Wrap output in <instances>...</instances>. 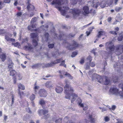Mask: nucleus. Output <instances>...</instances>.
Wrapping results in <instances>:
<instances>
[{"mask_svg": "<svg viewBox=\"0 0 123 123\" xmlns=\"http://www.w3.org/2000/svg\"><path fill=\"white\" fill-rule=\"evenodd\" d=\"M66 84L65 86L64 87L65 93L66 95L65 98L69 99H71V102L74 101L78 97V95L75 93H73L71 94V97L70 96V94H71L74 91L73 88L68 84L69 82L66 80L65 81Z\"/></svg>", "mask_w": 123, "mask_h": 123, "instance_id": "1", "label": "nucleus"}, {"mask_svg": "<svg viewBox=\"0 0 123 123\" xmlns=\"http://www.w3.org/2000/svg\"><path fill=\"white\" fill-rule=\"evenodd\" d=\"M68 0H53L51 3L52 5L55 4L58 5L57 7L59 10L60 11L62 14L65 16L69 11V8L64 5L66 3H67Z\"/></svg>", "mask_w": 123, "mask_h": 123, "instance_id": "2", "label": "nucleus"}, {"mask_svg": "<svg viewBox=\"0 0 123 123\" xmlns=\"http://www.w3.org/2000/svg\"><path fill=\"white\" fill-rule=\"evenodd\" d=\"M120 87H121L123 92H119L118 89L115 87H113L110 88V91L113 94L120 96L123 98V83L120 84Z\"/></svg>", "mask_w": 123, "mask_h": 123, "instance_id": "3", "label": "nucleus"}, {"mask_svg": "<svg viewBox=\"0 0 123 123\" xmlns=\"http://www.w3.org/2000/svg\"><path fill=\"white\" fill-rule=\"evenodd\" d=\"M65 45L67 48L68 49L71 50L76 49L78 47L79 45L77 43L74 41H73L71 43V45L68 42H65Z\"/></svg>", "mask_w": 123, "mask_h": 123, "instance_id": "4", "label": "nucleus"}, {"mask_svg": "<svg viewBox=\"0 0 123 123\" xmlns=\"http://www.w3.org/2000/svg\"><path fill=\"white\" fill-rule=\"evenodd\" d=\"M96 76L98 81L100 83H101L103 82L104 80H105L104 84L105 85H107L109 84L110 82L108 78L106 76H105L102 78L100 75L95 74V75Z\"/></svg>", "mask_w": 123, "mask_h": 123, "instance_id": "5", "label": "nucleus"}, {"mask_svg": "<svg viewBox=\"0 0 123 123\" xmlns=\"http://www.w3.org/2000/svg\"><path fill=\"white\" fill-rule=\"evenodd\" d=\"M105 47L106 50L110 52L113 51L115 48L114 45L111 41L105 43Z\"/></svg>", "mask_w": 123, "mask_h": 123, "instance_id": "6", "label": "nucleus"}, {"mask_svg": "<svg viewBox=\"0 0 123 123\" xmlns=\"http://www.w3.org/2000/svg\"><path fill=\"white\" fill-rule=\"evenodd\" d=\"M96 116L94 114L89 112L86 113L85 117L89 119L91 123H94L96 120V118H95Z\"/></svg>", "mask_w": 123, "mask_h": 123, "instance_id": "7", "label": "nucleus"}, {"mask_svg": "<svg viewBox=\"0 0 123 123\" xmlns=\"http://www.w3.org/2000/svg\"><path fill=\"white\" fill-rule=\"evenodd\" d=\"M30 36L31 38L34 39L32 40V43L34 46L36 47L38 44V38L37 33H31Z\"/></svg>", "mask_w": 123, "mask_h": 123, "instance_id": "8", "label": "nucleus"}, {"mask_svg": "<svg viewBox=\"0 0 123 123\" xmlns=\"http://www.w3.org/2000/svg\"><path fill=\"white\" fill-rule=\"evenodd\" d=\"M48 112V110H40L38 111V113L40 116L41 115L42 113L43 114V118L45 119H48L49 117V114L46 115Z\"/></svg>", "mask_w": 123, "mask_h": 123, "instance_id": "9", "label": "nucleus"}, {"mask_svg": "<svg viewBox=\"0 0 123 123\" xmlns=\"http://www.w3.org/2000/svg\"><path fill=\"white\" fill-rule=\"evenodd\" d=\"M69 11L72 13L73 17L75 18L78 16L80 12V11L77 9H70Z\"/></svg>", "mask_w": 123, "mask_h": 123, "instance_id": "10", "label": "nucleus"}, {"mask_svg": "<svg viewBox=\"0 0 123 123\" xmlns=\"http://www.w3.org/2000/svg\"><path fill=\"white\" fill-rule=\"evenodd\" d=\"M62 60L61 59H57L50 63L46 64V66L47 67H51L53 65L55 64L60 62L62 61Z\"/></svg>", "mask_w": 123, "mask_h": 123, "instance_id": "11", "label": "nucleus"}, {"mask_svg": "<svg viewBox=\"0 0 123 123\" xmlns=\"http://www.w3.org/2000/svg\"><path fill=\"white\" fill-rule=\"evenodd\" d=\"M62 118H58L56 116H53L52 118V121H55V123H62Z\"/></svg>", "mask_w": 123, "mask_h": 123, "instance_id": "12", "label": "nucleus"}, {"mask_svg": "<svg viewBox=\"0 0 123 123\" xmlns=\"http://www.w3.org/2000/svg\"><path fill=\"white\" fill-rule=\"evenodd\" d=\"M30 0H28L26 3V4L27 5V9L29 11H33L35 9L33 5L29 4Z\"/></svg>", "mask_w": 123, "mask_h": 123, "instance_id": "13", "label": "nucleus"}, {"mask_svg": "<svg viewBox=\"0 0 123 123\" xmlns=\"http://www.w3.org/2000/svg\"><path fill=\"white\" fill-rule=\"evenodd\" d=\"M39 94L41 97H45L46 96L47 93L45 90L43 89L40 90L39 92Z\"/></svg>", "mask_w": 123, "mask_h": 123, "instance_id": "14", "label": "nucleus"}, {"mask_svg": "<svg viewBox=\"0 0 123 123\" xmlns=\"http://www.w3.org/2000/svg\"><path fill=\"white\" fill-rule=\"evenodd\" d=\"M103 35H104L105 37H107L105 32L103 31H99L98 32L96 37L97 38H100L101 36Z\"/></svg>", "mask_w": 123, "mask_h": 123, "instance_id": "15", "label": "nucleus"}, {"mask_svg": "<svg viewBox=\"0 0 123 123\" xmlns=\"http://www.w3.org/2000/svg\"><path fill=\"white\" fill-rule=\"evenodd\" d=\"M89 12V9L88 6H85L83 7L82 11V13L83 14L86 15V14H88Z\"/></svg>", "mask_w": 123, "mask_h": 123, "instance_id": "16", "label": "nucleus"}, {"mask_svg": "<svg viewBox=\"0 0 123 123\" xmlns=\"http://www.w3.org/2000/svg\"><path fill=\"white\" fill-rule=\"evenodd\" d=\"M89 121L85 118L82 120L78 122L77 123H89ZM68 123H75L72 121H69Z\"/></svg>", "mask_w": 123, "mask_h": 123, "instance_id": "17", "label": "nucleus"}, {"mask_svg": "<svg viewBox=\"0 0 123 123\" xmlns=\"http://www.w3.org/2000/svg\"><path fill=\"white\" fill-rule=\"evenodd\" d=\"M27 44L28 45L25 46L24 48L26 50H27L29 51H32L33 49L32 45L29 43H28Z\"/></svg>", "mask_w": 123, "mask_h": 123, "instance_id": "18", "label": "nucleus"}, {"mask_svg": "<svg viewBox=\"0 0 123 123\" xmlns=\"http://www.w3.org/2000/svg\"><path fill=\"white\" fill-rule=\"evenodd\" d=\"M59 73L60 74V77L61 78H63V75L64 74L65 76H67L68 77H69L70 75V74H69L67 72L65 73L64 71H60Z\"/></svg>", "mask_w": 123, "mask_h": 123, "instance_id": "19", "label": "nucleus"}, {"mask_svg": "<svg viewBox=\"0 0 123 123\" xmlns=\"http://www.w3.org/2000/svg\"><path fill=\"white\" fill-rule=\"evenodd\" d=\"M99 5L102 8L107 6L105 0H102L99 3Z\"/></svg>", "mask_w": 123, "mask_h": 123, "instance_id": "20", "label": "nucleus"}, {"mask_svg": "<svg viewBox=\"0 0 123 123\" xmlns=\"http://www.w3.org/2000/svg\"><path fill=\"white\" fill-rule=\"evenodd\" d=\"M31 26H29L28 27V29L30 30L31 31H35L36 30V28L35 25L32 23Z\"/></svg>", "mask_w": 123, "mask_h": 123, "instance_id": "21", "label": "nucleus"}, {"mask_svg": "<svg viewBox=\"0 0 123 123\" xmlns=\"http://www.w3.org/2000/svg\"><path fill=\"white\" fill-rule=\"evenodd\" d=\"M0 58L3 61H4L6 58V54L3 53H0Z\"/></svg>", "mask_w": 123, "mask_h": 123, "instance_id": "22", "label": "nucleus"}, {"mask_svg": "<svg viewBox=\"0 0 123 123\" xmlns=\"http://www.w3.org/2000/svg\"><path fill=\"white\" fill-rule=\"evenodd\" d=\"M56 92L58 93H60L62 92L63 91V89L61 87L57 86L55 89Z\"/></svg>", "mask_w": 123, "mask_h": 123, "instance_id": "23", "label": "nucleus"}, {"mask_svg": "<svg viewBox=\"0 0 123 123\" xmlns=\"http://www.w3.org/2000/svg\"><path fill=\"white\" fill-rule=\"evenodd\" d=\"M91 1L93 5V7L97 8L98 5V3L97 2V0H92Z\"/></svg>", "mask_w": 123, "mask_h": 123, "instance_id": "24", "label": "nucleus"}, {"mask_svg": "<svg viewBox=\"0 0 123 123\" xmlns=\"http://www.w3.org/2000/svg\"><path fill=\"white\" fill-rule=\"evenodd\" d=\"M46 86L47 88H50L53 87L52 84L50 82H48L46 83Z\"/></svg>", "mask_w": 123, "mask_h": 123, "instance_id": "25", "label": "nucleus"}, {"mask_svg": "<svg viewBox=\"0 0 123 123\" xmlns=\"http://www.w3.org/2000/svg\"><path fill=\"white\" fill-rule=\"evenodd\" d=\"M107 6H111L113 0H105Z\"/></svg>", "mask_w": 123, "mask_h": 123, "instance_id": "26", "label": "nucleus"}, {"mask_svg": "<svg viewBox=\"0 0 123 123\" xmlns=\"http://www.w3.org/2000/svg\"><path fill=\"white\" fill-rule=\"evenodd\" d=\"M78 103L79 105L82 107H84V105L83 103H81L82 101L80 98L78 99Z\"/></svg>", "mask_w": 123, "mask_h": 123, "instance_id": "27", "label": "nucleus"}, {"mask_svg": "<svg viewBox=\"0 0 123 123\" xmlns=\"http://www.w3.org/2000/svg\"><path fill=\"white\" fill-rule=\"evenodd\" d=\"M38 18V17H35L33 18L31 20V24H32V23H34L36 22Z\"/></svg>", "mask_w": 123, "mask_h": 123, "instance_id": "28", "label": "nucleus"}, {"mask_svg": "<svg viewBox=\"0 0 123 123\" xmlns=\"http://www.w3.org/2000/svg\"><path fill=\"white\" fill-rule=\"evenodd\" d=\"M12 34L9 33L8 34V35H6L5 37V39L7 40V41H9L10 38L8 36H9L10 37H11L12 36Z\"/></svg>", "mask_w": 123, "mask_h": 123, "instance_id": "29", "label": "nucleus"}, {"mask_svg": "<svg viewBox=\"0 0 123 123\" xmlns=\"http://www.w3.org/2000/svg\"><path fill=\"white\" fill-rule=\"evenodd\" d=\"M49 34L48 33H45L44 34V38H43V40L46 41H47L48 39Z\"/></svg>", "mask_w": 123, "mask_h": 123, "instance_id": "30", "label": "nucleus"}, {"mask_svg": "<svg viewBox=\"0 0 123 123\" xmlns=\"http://www.w3.org/2000/svg\"><path fill=\"white\" fill-rule=\"evenodd\" d=\"M69 120V117H68L66 116L65 117L63 120V123H68V122Z\"/></svg>", "mask_w": 123, "mask_h": 123, "instance_id": "31", "label": "nucleus"}, {"mask_svg": "<svg viewBox=\"0 0 123 123\" xmlns=\"http://www.w3.org/2000/svg\"><path fill=\"white\" fill-rule=\"evenodd\" d=\"M18 87L19 89L22 90H24L25 89V87L21 84H19L18 85Z\"/></svg>", "mask_w": 123, "mask_h": 123, "instance_id": "32", "label": "nucleus"}, {"mask_svg": "<svg viewBox=\"0 0 123 123\" xmlns=\"http://www.w3.org/2000/svg\"><path fill=\"white\" fill-rule=\"evenodd\" d=\"M39 103L40 104L42 105H44L45 103V102L43 99H41L39 101Z\"/></svg>", "mask_w": 123, "mask_h": 123, "instance_id": "33", "label": "nucleus"}, {"mask_svg": "<svg viewBox=\"0 0 123 123\" xmlns=\"http://www.w3.org/2000/svg\"><path fill=\"white\" fill-rule=\"evenodd\" d=\"M18 95H20V98L22 97L24 94V93L23 92H20V89L18 90Z\"/></svg>", "mask_w": 123, "mask_h": 123, "instance_id": "34", "label": "nucleus"}, {"mask_svg": "<svg viewBox=\"0 0 123 123\" xmlns=\"http://www.w3.org/2000/svg\"><path fill=\"white\" fill-rule=\"evenodd\" d=\"M39 87L38 86H35L34 87V89L35 93H36L39 89Z\"/></svg>", "mask_w": 123, "mask_h": 123, "instance_id": "35", "label": "nucleus"}, {"mask_svg": "<svg viewBox=\"0 0 123 123\" xmlns=\"http://www.w3.org/2000/svg\"><path fill=\"white\" fill-rule=\"evenodd\" d=\"M10 63L8 64V68H12L13 67V64L12 61L10 62Z\"/></svg>", "mask_w": 123, "mask_h": 123, "instance_id": "36", "label": "nucleus"}, {"mask_svg": "<svg viewBox=\"0 0 123 123\" xmlns=\"http://www.w3.org/2000/svg\"><path fill=\"white\" fill-rule=\"evenodd\" d=\"M16 74V72L14 70H13L10 72V75L14 76Z\"/></svg>", "mask_w": 123, "mask_h": 123, "instance_id": "37", "label": "nucleus"}, {"mask_svg": "<svg viewBox=\"0 0 123 123\" xmlns=\"http://www.w3.org/2000/svg\"><path fill=\"white\" fill-rule=\"evenodd\" d=\"M17 77L18 80H20L22 79V77L21 74H17Z\"/></svg>", "mask_w": 123, "mask_h": 123, "instance_id": "38", "label": "nucleus"}, {"mask_svg": "<svg viewBox=\"0 0 123 123\" xmlns=\"http://www.w3.org/2000/svg\"><path fill=\"white\" fill-rule=\"evenodd\" d=\"M35 95L32 94L30 97V99L31 100H34L35 98Z\"/></svg>", "mask_w": 123, "mask_h": 123, "instance_id": "39", "label": "nucleus"}, {"mask_svg": "<svg viewBox=\"0 0 123 123\" xmlns=\"http://www.w3.org/2000/svg\"><path fill=\"white\" fill-rule=\"evenodd\" d=\"M122 9V7L117 6L116 7L115 10L116 12H118Z\"/></svg>", "mask_w": 123, "mask_h": 123, "instance_id": "40", "label": "nucleus"}, {"mask_svg": "<svg viewBox=\"0 0 123 123\" xmlns=\"http://www.w3.org/2000/svg\"><path fill=\"white\" fill-rule=\"evenodd\" d=\"M78 54V53L77 52H74L72 53V54L71 55L72 57H74L76 55Z\"/></svg>", "mask_w": 123, "mask_h": 123, "instance_id": "41", "label": "nucleus"}, {"mask_svg": "<svg viewBox=\"0 0 123 123\" xmlns=\"http://www.w3.org/2000/svg\"><path fill=\"white\" fill-rule=\"evenodd\" d=\"M12 44L14 45L15 47H19L20 46V44L18 42H17L15 43H12Z\"/></svg>", "mask_w": 123, "mask_h": 123, "instance_id": "42", "label": "nucleus"}, {"mask_svg": "<svg viewBox=\"0 0 123 123\" xmlns=\"http://www.w3.org/2000/svg\"><path fill=\"white\" fill-rule=\"evenodd\" d=\"M4 2L2 1L0 2V9L2 8L3 6Z\"/></svg>", "mask_w": 123, "mask_h": 123, "instance_id": "43", "label": "nucleus"}, {"mask_svg": "<svg viewBox=\"0 0 123 123\" xmlns=\"http://www.w3.org/2000/svg\"><path fill=\"white\" fill-rule=\"evenodd\" d=\"M5 32V31L4 29L0 30V35L4 34Z\"/></svg>", "mask_w": 123, "mask_h": 123, "instance_id": "44", "label": "nucleus"}, {"mask_svg": "<svg viewBox=\"0 0 123 123\" xmlns=\"http://www.w3.org/2000/svg\"><path fill=\"white\" fill-rule=\"evenodd\" d=\"M87 59L89 62H91L92 60V57L91 56H89L87 58Z\"/></svg>", "mask_w": 123, "mask_h": 123, "instance_id": "45", "label": "nucleus"}, {"mask_svg": "<svg viewBox=\"0 0 123 123\" xmlns=\"http://www.w3.org/2000/svg\"><path fill=\"white\" fill-rule=\"evenodd\" d=\"M60 66H63L65 67H66V65L65 64L64 61H62L61 63L60 64Z\"/></svg>", "mask_w": 123, "mask_h": 123, "instance_id": "46", "label": "nucleus"}, {"mask_svg": "<svg viewBox=\"0 0 123 123\" xmlns=\"http://www.w3.org/2000/svg\"><path fill=\"white\" fill-rule=\"evenodd\" d=\"M12 103L10 105L11 106H12L13 103H14V96L13 95H12Z\"/></svg>", "mask_w": 123, "mask_h": 123, "instance_id": "47", "label": "nucleus"}, {"mask_svg": "<svg viewBox=\"0 0 123 123\" xmlns=\"http://www.w3.org/2000/svg\"><path fill=\"white\" fill-rule=\"evenodd\" d=\"M71 3H72L73 4H75L76 3L77 1L75 0H71Z\"/></svg>", "mask_w": 123, "mask_h": 123, "instance_id": "48", "label": "nucleus"}, {"mask_svg": "<svg viewBox=\"0 0 123 123\" xmlns=\"http://www.w3.org/2000/svg\"><path fill=\"white\" fill-rule=\"evenodd\" d=\"M116 108V106L115 105H112V106L111 108H110V110H114Z\"/></svg>", "mask_w": 123, "mask_h": 123, "instance_id": "49", "label": "nucleus"}, {"mask_svg": "<svg viewBox=\"0 0 123 123\" xmlns=\"http://www.w3.org/2000/svg\"><path fill=\"white\" fill-rule=\"evenodd\" d=\"M54 46V45L53 44H51L48 45V46L49 48H52Z\"/></svg>", "mask_w": 123, "mask_h": 123, "instance_id": "50", "label": "nucleus"}, {"mask_svg": "<svg viewBox=\"0 0 123 123\" xmlns=\"http://www.w3.org/2000/svg\"><path fill=\"white\" fill-rule=\"evenodd\" d=\"M84 58H82L80 61V63L81 64H83L84 62Z\"/></svg>", "mask_w": 123, "mask_h": 123, "instance_id": "51", "label": "nucleus"}, {"mask_svg": "<svg viewBox=\"0 0 123 123\" xmlns=\"http://www.w3.org/2000/svg\"><path fill=\"white\" fill-rule=\"evenodd\" d=\"M95 63L93 62H92L91 63H90V66L92 67H94L95 66Z\"/></svg>", "mask_w": 123, "mask_h": 123, "instance_id": "52", "label": "nucleus"}, {"mask_svg": "<svg viewBox=\"0 0 123 123\" xmlns=\"http://www.w3.org/2000/svg\"><path fill=\"white\" fill-rule=\"evenodd\" d=\"M49 22H47L46 23V24H45V28H48V25L49 24Z\"/></svg>", "mask_w": 123, "mask_h": 123, "instance_id": "53", "label": "nucleus"}, {"mask_svg": "<svg viewBox=\"0 0 123 123\" xmlns=\"http://www.w3.org/2000/svg\"><path fill=\"white\" fill-rule=\"evenodd\" d=\"M65 37V36L64 35H60L59 37V39L60 40H62V38H64Z\"/></svg>", "mask_w": 123, "mask_h": 123, "instance_id": "54", "label": "nucleus"}, {"mask_svg": "<svg viewBox=\"0 0 123 123\" xmlns=\"http://www.w3.org/2000/svg\"><path fill=\"white\" fill-rule=\"evenodd\" d=\"M123 38V37L122 36H120L118 38V41H122Z\"/></svg>", "mask_w": 123, "mask_h": 123, "instance_id": "55", "label": "nucleus"}, {"mask_svg": "<svg viewBox=\"0 0 123 123\" xmlns=\"http://www.w3.org/2000/svg\"><path fill=\"white\" fill-rule=\"evenodd\" d=\"M105 119L106 122H107L109 120V118L107 117H105Z\"/></svg>", "mask_w": 123, "mask_h": 123, "instance_id": "56", "label": "nucleus"}, {"mask_svg": "<svg viewBox=\"0 0 123 123\" xmlns=\"http://www.w3.org/2000/svg\"><path fill=\"white\" fill-rule=\"evenodd\" d=\"M26 111L29 113H31V111L30 108H26Z\"/></svg>", "mask_w": 123, "mask_h": 123, "instance_id": "57", "label": "nucleus"}, {"mask_svg": "<svg viewBox=\"0 0 123 123\" xmlns=\"http://www.w3.org/2000/svg\"><path fill=\"white\" fill-rule=\"evenodd\" d=\"M117 122L119 123H123V122L120 119H117Z\"/></svg>", "mask_w": 123, "mask_h": 123, "instance_id": "58", "label": "nucleus"}, {"mask_svg": "<svg viewBox=\"0 0 123 123\" xmlns=\"http://www.w3.org/2000/svg\"><path fill=\"white\" fill-rule=\"evenodd\" d=\"M110 32L111 33L113 34L116 35L117 34L116 32L114 31H111Z\"/></svg>", "mask_w": 123, "mask_h": 123, "instance_id": "59", "label": "nucleus"}, {"mask_svg": "<svg viewBox=\"0 0 123 123\" xmlns=\"http://www.w3.org/2000/svg\"><path fill=\"white\" fill-rule=\"evenodd\" d=\"M28 41V39L27 38H26L24 39H23L22 42V43H23L24 42H26Z\"/></svg>", "mask_w": 123, "mask_h": 123, "instance_id": "60", "label": "nucleus"}, {"mask_svg": "<svg viewBox=\"0 0 123 123\" xmlns=\"http://www.w3.org/2000/svg\"><path fill=\"white\" fill-rule=\"evenodd\" d=\"M22 14V13L21 12H18L17 14V15L18 16H21Z\"/></svg>", "mask_w": 123, "mask_h": 123, "instance_id": "61", "label": "nucleus"}, {"mask_svg": "<svg viewBox=\"0 0 123 123\" xmlns=\"http://www.w3.org/2000/svg\"><path fill=\"white\" fill-rule=\"evenodd\" d=\"M10 0H5L4 1V2L5 3H10Z\"/></svg>", "mask_w": 123, "mask_h": 123, "instance_id": "62", "label": "nucleus"}, {"mask_svg": "<svg viewBox=\"0 0 123 123\" xmlns=\"http://www.w3.org/2000/svg\"><path fill=\"white\" fill-rule=\"evenodd\" d=\"M119 48L122 49H123V46L122 45H120L119 46V47L118 48H117V50H118L119 49Z\"/></svg>", "mask_w": 123, "mask_h": 123, "instance_id": "63", "label": "nucleus"}, {"mask_svg": "<svg viewBox=\"0 0 123 123\" xmlns=\"http://www.w3.org/2000/svg\"><path fill=\"white\" fill-rule=\"evenodd\" d=\"M112 18L111 17H108L107 19V20L108 22H110Z\"/></svg>", "mask_w": 123, "mask_h": 123, "instance_id": "64", "label": "nucleus"}]
</instances>
